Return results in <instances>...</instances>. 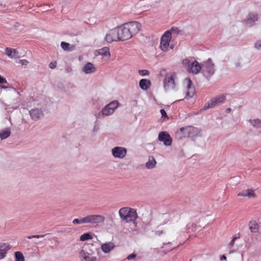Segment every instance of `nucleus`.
Wrapping results in <instances>:
<instances>
[{"label": "nucleus", "instance_id": "obj_15", "mask_svg": "<svg viewBox=\"0 0 261 261\" xmlns=\"http://www.w3.org/2000/svg\"><path fill=\"white\" fill-rule=\"evenodd\" d=\"M194 128L191 126H188L180 128V132L184 137H190L193 133Z\"/></svg>", "mask_w": 261, "mask_h": 261}, {"label": "nucleus", "instance_id": "obj_35", "mask_svg": "<svg viewBox=\"0 0 261 261\" xmlns=\"http://www.w3.org/2000/svg\"><path fill=\"white\" fill-rule=\"evenodd\" d=\"M57 64V63L56 61L51 62L49 64V67L51 69H54L56 67Z\"/></svg>", "mask_w": 261, "mask_h": 261}, {"label": "nucleus", "instance_id": "obj_32", "mask_svg": "<svg viewBox=\"0 0 261 261\" xmlns=\"http://www.w3.org/2000/svg\"><path fill=\"white\" fill-rule=\"evenodd\" d=\"M240 238V235L238 234H237L233 238V239H232V240L231 241V242L229 243V244H228V247L229 248H231L232 247V246H233L234 244V242L235 241L238 239H239Z\"/></svg>", "mask_w": 261, "mask_h": 261}, {"label": "nucleus", "instance_id": "obj_34", "mask_svg": "<svg viewBox=\"0 0 261 261\" xmlns=\"http://www.w3.org/2000/svg\"><path fill=\"white\" fill-rule=\"evenodd\" d=\"M139 73L142 76H145L149 75V72L147 70H140Z\"/></svg>", "mask_w": 261, "mask_h": 261}, {"label": "nucleus", "instance_id": "obj_10", "mask_svg": "<svg viewBox=\"0 0 261 261\" xmlns=\"http://www.w3.org/2000/svg\"><path fill=\"white\" fill-rule=\"evenodd\" d=\"M158 139L159 141L163 142L166 146H170L172 143V138L170 135L166 132H162L159 134Z\"/></svg>", "mask_w": 261, "mask_h": 261}, {"label": "nucleus", "instance_id": "obj_5", "mask_svg": "<svg viewBox=\"0 0 261 261\" xmlns=\"http://www.w3.org/2000/svg\"><path fill=\"white\" fill-rule=\"evenodd\" d=\"M177 75L175 72L172 71L166 73L164 80L163 86L165 90H173L176 86Z\"/></svg>", "mask_w": 261, "mask_h": 261}, {"label": "nucleus", "instance_id": "obj_26", "mask_svg": "<svg viewBox=\"0 0 261 261\" xmlns=\"http://www.w3.org/2000/svg\"><path fill=\"white\" fill-rule=\"evenodd\" d=\"M98 53L99 55H101L102 56H110V49L108 47H104L100 49H99L98 50Z\"/></svg>", "mask_w": 261, "mask_h": 261}, {"label": "nucleus", "instance_id": "obj_1", "mask_svg": "<svg viewBox=\"0 0 261 261\" xmlns=\"http://www.w3.org/2000/svg\"><path fill=\"white\" fill-rule=\"evenodd\" d=\"M141 28V24L137 21H130L117 27L119 40L124 41L130 39L140 31Z\"/></svg>", "mask_w": 261, "mask_h": 261}, {"label": "nucleus", "instance_id": "obj_39", "mask_svg": "<svg viewBox=\"0 0 261 261\" xmlns=\"http://www.w3.org/2000/svg\"><path fill=\"white\" fill-rule=\"evenodd\" d=\"M160 112H161L162 117H168L166 112L164 109H161L160 110Z\"/></svg>", "mask_w": 261, "mask_h": 261}, {"label": "nucleus", "instance_id": "obj_6", "mask_svg": "<svg viewBox=\"0 0 261 261\" xmlns=\"http://www.w3.org/2000/svg\"><path fill=\"white\" fill-rule=\"evenodd\" d=\"M202 70L206 77L211 76L214 73V64L211 59L202 63Z\"/></svg>", "mask_w": 261, "mask_h": 261}, {"label": "nucleus", "instance_id": "obj_40", "mask_svg": "<svg viewBox=\"0 0 261 261\" xmlns=\"http://www.w3.org/2000/svg\"><path fill=\"white\" fill-rule=\"evenodd\" d=\"M151 220H152V216L151 214H150L148 216V218H147V221L145 222L146 223V224L147 225H149V224H150V223H151Z\"/></svg>", "mask_w": 261, "mask_h": 261}, {"label": "nucleus", "instance_id": "obj_3", "mask_svg": "<svg viewBox=\"0 0 261 261\" xmlns=\"http://www.w3.org/2000/svg\"><path fill=\"white\" fill-rule=\"evenodd\" d=\"M105 220V217L102 215H90L85 217L75 219L73 220L72 223L74 224L84 223L98 224L103 223Z\"/></svg>", "mask_w": 261, "mask_h": 261}, {"label": "nucleus", "instance_id": "obj_45", "mask_svg": "<svg viewBox=\"0 0 261 261\" xmlns=\"http://www.w3.org/2000/svg\"><path fill=\"white\" fill-rule=\"evenodd\" d=\"M240 65V63H238L236 64V66H239Z\"/></svg>", "mask_w": 261, "mask_h": 261}, {"label": "nucleus", "instance_id": "obj_29", "mask_svg": "<svg viewBox=\"0 0 261 261\" xmlns=\"http://www.w3.org/2000/svg\"><path fill=\"white\" fill-rule=\"evenodd\" d=\"M250 122L254 127H261V120L258 119H254L252 120H250Z\"/></svg>", "mask_w": 261, "mask_h": 261}, {"label": "nucleus", "instance_id": "obj_4", "mask_svg": "<svg viewBox=\"0 0 261 261\" xmlns=\"http://www.w3.org/2000/svg\"><path fill=\"white\" fill-rule=\"evenodd\" d=\"M172 38V34L170 31H166L162 36L160 40V48L163 52H167L169 49H173L174 45L170 44Z\"/></svg>", "mask_w": 261, "mask_h": 261}, {"label": "nucleus", "instance_id": "obj_24", "mask_svg": "<svg viewBox=\"0 0 261 261\" xmlns=\"http://www.w3.org/2000/svg\"><path fill=\"white\" fill-rule=\"evenodd\" d=\"M156 164V161L153 156H149L148 161L146 163V167L148 169L154 168Z\"/></svg>", "mask_w": 261, "mask_h": 261}, {"label": "nucleus", "instance_id": "obj_7", "mask_svg": "<svg viewBox=\"0 0 261 261\" xmlns=\"http://www.w3.org/2000/svg\"><path fill=\"white\" fill-rule=\"evenodd\" d=\"M226 98L224 95H221L219 97H216L211 99L204 106V109L207 110L210 108H213L218 105H220L224 102Z\"/></svg>", "mask_w": 261, "mask_h": 261}, {"label": "nucleus", "instance_id": "obj_12", "mask_svg": "<svg viewBox=\"0 0 261 261\" xmlns=\"http://www.w3.org/2000/svg\"><path fill=\"white\" fill-rule=\"evenodd\" d=\"M238 196L248 197L249 198H252L256 197V194L254 190L252 189H248L238 193Z\"/></svg>", "mask_w": 261, "mask_h": 261}, {"label": "nucleus", "instance_id": "obj_33", "mask_svg": "<svg viewBox=\"0 0 261 261\" xmlns=\"http://www.w3.org/2000/svg\"><path fill=\"white\" fill-rule=\"evenodd\" d=\"M182 63L183 65L185 67L187 68V69L189 68V67L190 66V65L191 64H190V61L189 60L187 59H184L182 60Z\"/></svg>", "mask_w": 261, "mask_h": 261}, {"label": "nucleus", "instance_id": "obj_48", "mask_svg": "<svg viewBox=\"0 0 261 261\" xmlns=\"http://www.w3.org/2000/svg\"><path fill=\"white\" fill-rule=\"evenodd\" d=\"M3 88H7V87H6V86H5V87H4V86H3Z\"/></svg>", "mask_w": 261, "mask_h": 261}, {"label": "nucleus", "instance_id": "obj_21", "mask_svg": "<svg viewBox=\"0 0 261 261\" xmlns=\"http://www.w3.org/2000/svg\"><path fill=\"white\" fill-rule=\"evenodd\" d=\"M140 87L144 90H146L150 88L151 82L147 79H142L139 82Z\"/></svg>", "mask_w": 261, "mask_h": 261}, {"label": "nucleus", "instance_id": "obj_14", "mask_svg": "<svg viewBox=\"0 0 261 261\" xmlns=\"http://www.w3.org/2000/svg\"><path fill=\"white\" fill-rule=\"evenodd\" d=\"M201 69H202V65L200 66L197 61H195L191 64L190 66L189 67L188 71L189 72L197 74Z\"/></svg>", "mask_w": 261, "mask_h": 261}, {"label": "nucleus", "instance_id": "obj_17", "mask_svg": "<svg viewBox=\"0 0 261 261\" xmlns=\"http://www.w3.org/2000/svg\"><path fill=\"white\" fill-rule=\"evenodd\" d=\"M30 115L33 120L36 121L43 116V113L40 110L36 109L30 111Z\"/></svg>", "mask_w": 261, "mask_h": 261}, {"label": "nucleus", "instance_id": "obj_46", "mask_svg": "<svg viewBox=\"0 0 261 261\" xmlns=\"http://www.w3.org/2000/svg\"><path fill=\"white\" fill-rule=\"evenodd\" d=\"M233 251H231V250H230V251H229V253H233Z\"/></svg>", "mask_w": 261, "mask_h": 261}, {"label": "nucleus", "instance_id": "obj_11", "mask_svg": "<svg viewBox=\"0 0 261 261\" xmlns=\"http://www.w3.org/2000/svg\"><path fill=\"white\" fill-rule=\"evenodd\" d=\"M112 154L115 158H123L126 154V149L122 147H115L112 149Z\"/></svg>", "mask_w": 261, "mask_h": 261}, {"label": "nucleus", "instance_id": "obj_31", "mask_svg": "<svg viewBox=\"0 0 261 261\" xmlns=\"http://www.w3.org/2000/svg\"><path fill=\"white\" fill-rule=\"evenodd\" d=\"M259 227V224L255 220L250 221L249 223V228H257Z\"/></svg>", "mask_w": 261, "mask_h": 261}, {"label": "nucleus", "instance_id": "obj_16", "mask_svg": "<svg viewBox=\"0 0 261 261\" xmlns=\"http://www.w3.org/2000/svg\"><path fill=\"white\" fill-rule=\"evenodd\" d=\"M258 19V16L256 13H251L248 15V17L246 20V25L251 27L253 25L254 22Z\"/></svg>", "mask_w": 261, "mask_h": 261}, {"label": "nucleus", "instance_id": "obj_25", "mask_svg": "<svg viewBox=\"0 0 261 261\" xmlns=\"http://www.w3.org/2000/svg\"><path fill=\"white\" fill-rule=\"evenodd\" d=\"M6 55L11 58L16 57L17 51L15 49L7 47L6 49Z\"/></svg>", "mask_w": 261, "mask_h": 261}, {"label": "nucleus", "instance_id": "obj_41", "mask_svg": "<svg viewBox=\"0 0 261 261\" xmlns=\"http://www.w3.org/2000/svg\"><path fill=\"white\" fill-rule=\"evenodd\" d=\"M19 62L22 65H27L29 63V62L25 59L20 60Z\"/></svg>", "mask_w": 261, "mask_h": 261}, {"label": "nucleus", "instance_id": "obj_19", "mask_svg": "<svg viewBox=\"0 0 261 261\" xmlns=\"http://www.w3.org/2000/svg\"><path fill=\"white\" fill-rule=\"evenodd\" d=\"M83 71L87 74L91 73L96 71V68L92 63L88 62L84 66Z\"/></svg>", "mask_w": 261, "mask_h": 261}, {"label": "nucleus", "instance_id": "obj_8", "mask_svg": "<svg viewBox=\"0 0 261 261\" xmlns=\"http://www.w3.org/2000/svg\"><path fill=\"white\" fill-rule=\"evenodd\" d=\"M105 40L109 43L120 41L117 28L110 30L106 35Z\"/></svg>", "mask_w": 261, "mask_h": 261}, {"label": "nucleus", "instance_id": "obj_2", "mask_svg": "<svg viewBox=\"0 0 261 261\" xmlns=\"http://www.w3.org/2000/svg\"><path fill=\"white\" fill-rule=\"evenodd\" d=\"M118 214L122 222L133 224L135 227L138 226L139 216L136 209L128 206L123 207L119 209Z\"/></svg>", "mask_w": 261, "mask_h": 261}, {"label": "nucleus", "instance_id": "obj_9", "mask_svg": "<svg viewBox=\"0 0 261 261\" xmlns=\"http://www.w3.org/2000/svg\"><path fill=\"white\" fill-rule=\"evenodd\" d=\"M119 103L117 101H114L108 104L102 110V113L104 115H109L112 114L114 110L118 107Z\"/></svg>", "mask_w": 261, "mask_h": 261}, {"label": "nucleus", "instance_id": "obj_44", "mask_svg": "<svg viewBox=\"0 0 261 261\" xmlns=\"http://www.w3.org/2000/svg\"><path fill=\"white\" fill-rule=\"evenodd\" d=\"M221 259V260H222V259L226 260V257L224 255H223L222 256Z\"/></svg>", "mask_w": 261, "mask_h": 261}, {"label": "nucleus", "instance_id": "obj_28", "mask_svg": "<svg viewBox=\"0 0 261 261\" xmlns=\"http://www.w3.org/2000/svg\"><path fill=\"white\" fill-rule=\"evenodd\" d=\"M15 261H24V257L21 252L17 251L15 253Z\"/></svg>", "mask_w": 261, "mask_h": 261}, {"label": "nucleus", "instance_id": "obj_18", "mask_svg": "<svg viewBox=\"0 0 261 261\" xmlns=\"http://www.w3.org/2000/svg\"><path fill=\"white\" fill-rule=\"evenodd\" d=\"M114 247L115 245L111 242L102 244L101 246V250L106 253L110 252Z\"/></svg>", "mask_w": 261, "mask_h": 261}, {"label": "nucleus", "instance_id": "obj_37", "mask_svg": "<svg viewBox=\"0 0 261 261\" xmlns=\"http://www.w3.org/2000/svg\"><path fill=\"white\" fill-rule=\"evenodd\" d=\"M0 84H7L6 79L0 75Z\"/></svg>", "mask_w": 261, "mask_h": 261}, {"label": "nucleus", "instance_id": "obj_30", "mask_svg": "<svg viewBox=\"0 0 261 261\" xmlns=\"http://www.w3.org/2000/svg\"><path fill=\"white\" fill-rule=\"evenodd\" d=\"M11 134V132L9 130H6L3 131L0 134V137L1 139H4L8 137Z\"/></svg>", "mask_w": 261, "mask_h": 261}, {"label": "nucleus", "instance_id": "obj_13", "mask_svg": "<svg viewBox=\"0 0 261 261\" xmlns=\"http://www.w3.org/2000/svg\"><path fill=\"white\" fill-rule=\"evenodd\" d=\"M11 249L10 245L8 243H0V259L4 258L7 252Z\"/></svg>", "mask_w": 261, "mask_h": 261}, {"label": "nucleus", "instance_id": "obj_43", "mask_svg": "<svg viewBox=\"0 0 261 261\" xmlns=\"http://www.w3.org/2000/svg\"><path fill=\"white\" fill-rule=\"evenodd\" d=\"M231 111V109L229 108H227V109L226 110V111H226V112L227 113H228L230 112V111Z\"/></svg>", "mask_w": 261, "mask_h": 261}, {"label": "nucleus", "instance_id": "obj_23", "mask_svg": "<svg viewBox=\"0 0 261 261\" xmlns=\"http://www.w3.org/2000/svg\"><path fill=\"white\" fill-rule=\"evenodd\" d=\"M61 46L64 50L67 51H71L75 49V45H70L69 43L65 42H62Z\"/></svg>", "mask_w": 261, "mask_h": 261}, {"label": "nucleus", "instance_id": "obj_22", "mask_svg": "<svg viewBox=\"0 0 261 261\" xmlns=\"http://www.w3.org/2000/svg\"><path fill=\"white\" fill-rule=\"evenodd\" d=\"M80 256L85 261H95L96 257L91 256L90 254L85 252L83 250L80 252Z\"/></svg>", "mask_w": 261, "mask_h": 261}, {"label": "nucleus", "instance_id": "obj_27", "mask_svg": "<svg viewBox=\"0 0 261 261\" xmlns=\"http://www.w3.org/2000/svg\"><path fill=\"white\" fill-rule=\"evenodd\" d=\"M92 239V236L89 233H84L82 234L80 237V240L82 241H85Z\"/></svg>", "mask_w": 261, "mask_h": 261}, {"label": "nucleus", "instance_id": "obj_38", "mask_svg": "<svg viewBox=\"0 0 261 261\" xmlns=\"http://www.w3.org/2000/svg\"><path fill=\"white\" fill-rule=\"evenodd\" d=\"M136 254H135V253H132V254L128 255L127 257V259L128 260H132V259H135L136 257Z\"/></svg>", "mask_w": 261, "mask_h": 261}, {"label": "nucleus", "instance_id": "obj_47", "mask_svg": "<svg viewBox=\"0 0 261 261\" xmlns=\"http://www.w3.org/2000/svg\"><path fill=\"white\" fill-rule=\"evenodd\" d=\"M252 232H256V231L251 230Z\"/></svg>", "mask_w": 261, "mask_h": 261}, {"label": "nucleus", "instance_id": "obj_20", "mask_svg": "<svg viewBox=\"0 0 261 261\" xmlns=\"http://www.w3.org/2000/svg\"><path fill=\"white\" fill-rule=\"evenodd\" d=\"M187 80V92L186 94V97H192L194 94V89L191 87L192 82L190 79H188Z\"/></svg>", "mask_w": 261, "mask_h": 261}, {"label": "nucleus", "instance_id": "obj_42", "mask_svg": "<svg viewBox=\"0 0 261 261\" xmlns=\"http://www.w3.org/2000/svg\"><path fill=\"white\" fill-rule=\"evenodd\" d=\"M255 46L256 48H260L261 47V41H258L255 44Z\"/></svg>", "mask_w": 261, "mask_h": 261}, {"label": "nucleus", "instance_id": "obj_36", "mask_svg": "<svg viewBox=\"0 0 261 261\" xmlns=\"http://www.w3.org/2000/svg\"><path fill=\"white\" fill-rule=\"evenodd\" d=\"M45 236V234L30 236L28 237V238L30 239L32 238H40L43 237Z\"/></svg>", "mask_w": 261, "mask_h": 261}]
</instances>
